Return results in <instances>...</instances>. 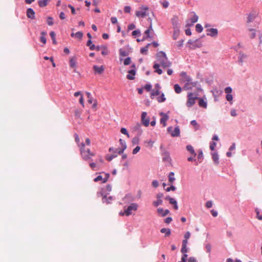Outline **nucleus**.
I'll return each mask as SVG.
<instances>
[{
    "label": "nucleus",
    "mask_w": 262,
    "mask_h": 262,
    "mask_svg": "<svg viewBox=\"0 0 262 262\" xmlns=\"http://www.w3.org/2000/svg\"><path fill=\"white\" fill-rule=\"evenodd\" d=\"M255 17L256 15L252 13L249 14L247 18V23L249 24L252 22L255 19Z\"/></svg>",
    "instance_id": "35"
},
{
    "label": "nucleus",
    "mask_w": 262,
    "mask_h": 262,
    "mask_svg": "<svg viewBox=\"0 0 262 262\" xmlns=\"http://www.w3.org/2000/svg\"><path fill=\"white\" fill-rule=\"evenodd\" d=\"M187 150L190 152V153L193 155L194 157L196 155L193 147L191 145H188L186 146Z\"/></svg>",
    "instance_id": "34"
},
{
    "label": "nucleus",
    "mask_w": 262,
    "mask_h": 262,
    "mask_svg": "<svg viewBox=\"0 0 262 262\" xmlns=\"http://www.w3.org/2000/svg\"><path fill=\"white\" fill-rule=\"evenodd\" d=\"M255 211L256 213V218L260 220V221H261L262 220V212L261 211V210L256 208L255 209Z\"/></svg>",
    "instance_id": "33"
},
{
    "label": "nucleus",
    "mask_w": 262,
    "mask_h": 262,
    "mask_svg": "<svg viewBox=\"0 0 262 262\" xmlns=\"http://www.w3.org/2000/svg\"><path fill=\"white\" fill-rule=\"evenodd\" d=\"M168 180H175L174 178V173L173 172H170L168 175Z\"/></svg>",
    "instance_id": "62"
},
{
    "label": "nucleus",
    "mask_w": 262,
    "mask_h": 262,
    "mask_svg": "<svg viewBox=\"0 0 262 262\" xmlns=\"http://www.w3.org/2000/svg\"><path fill=\"white\" fill-rule=\"evenodd\" d=\"M148 9L149 8L147 6H142L139 7V10L136 11V15L138 17L143 18L148 15V13L147 12Z\"/></svg>",
    "instance_id": "8"
},
{
    "label": "nucleus",
    "mask_w": 262,
    "mask_h": 262,
    "mask_svg": "<svg viewBox=\"0 0 262 262\" xmlns=\"http://www.w3.org/2000/svg\"><path fill=\"white\" fill-rule=\"evenodd\" d=\"M85 93H86V95L88 98V102L89 103H92L94 100H93V99L92 97L91 94L88 92H86Z\"/></svg>",
    "instance_id": "46"
},
{
    "label": "nucleus",
    "mask_w": 262,
    "mask_h": 262,
    "mask_svg": "<svg viewBox=\"0 0 262 262\" xmlns=\"http://www.w3.org/2000/svg\"><path fill=\"white\" fill-rule=\"evenodd\" d=\"M247 58V55L244 54L243 52H240L238 56V61L241 65H242L243 62L246 61Z\"/></svg>",
    "instance_id": "19"
},
{
    "label": "nucleus",
    "mask_w": 262,
    "mask_h": 262,
    "mask_svg": "<svg viewBox=\"0 0 262 262\" xmlns=\"http://www.w3.org/2000/svg\"><path fill=\"white\" fill-rule=\"evenodd\" d=\"M185 85L184 89L185 90H191L192 87H195L198 91H202L201 84L198 81H192L191 77H187V79L184 80Z\"/></svg>",
    "instance_id": "2"
},
{
    "label": "nucleus",
    "mask_w": 262,
    "mask_h": 262,
    "mask_svg": "<svg viewBox=\"0 0 262 262\" xmlns=\"http://www.w3.org/2000/svg\"><path fill=\"white\" fill-rule=\"evenodd\" d=\"M119 143H120V144L121 145L122 147H121V148L116 149L115 152H118L119 155H121L123 153L124 151L126 149L127 146H126L125 141L122 139H119Z\"/></svg>",
    "instance_id": "11"
},
{
    "label": "nucleus",
    "mask_w": 262,
    "mask_h": 262,
    "mask_svg": "<svg viewBox=\"0 0 262 262\" xmlns=\"http://www.w3.org/2000/svg\"><path fill=\"white\" fill-rule=\"evenodd\" d=\"M157 100L160 103L164 102L166 100L164 94L162 93L161 96L158 98Z\"/></svg>",
    "instance_id": "48"
},
{
    "label": "nucleus",
    "mask_w": 262,
    "mask_h": 262,
    "mask_svg": "<svg viewBox=\"0 0 262 262\" xmlns=\"http://www.w3.org/2000/svg\"><path fill=\"white\" fill-rule=\"evenodd\" d=\"M174 91L177 94H180L182 92V88L178 84L174 85Z\"/></svg>",
    "instance_id": "40"
},
{
    "label": "nucleus",
    "mask_w": 262,
    "mask_h": 262,
    "mask_svg": "<svg viewBox=\"0 0 262 262\" xmlns=\"http://www.w3.org/2000/svg\"><path fill=\"white\" fill-rule=\"evenodd\" d=\"M119 55L120 56H126L128 55V53L123 49H120L119 50Z\"/></svg>",
    "instance_id": "42"
},
{
    "label": "nucleus",
    "mask_w": 262,
    "mask_h": 262,
    "mask_svg": "<svg viewBox=\"0 0 262 262\" xmlns=\"http://www.w3.org/2000/svg\"><path fill=\"white\" fill-rule=\"evenodd\" d=\"M232 89L230 86L226 87L225 89V92L226 94H231Z\"/></svg>",
    "instance_id": "58"
},
{
    "label": "nucleus",
    "mask_w": 262,
    "mask_h": 262,
    "mask_svg": "<svg viewBox=\"0 0 262 262\" xmlns=\"http://www.w3.org/2000/svg\"><path fill=\"white\" fill-rule=\"evenodd\" d=\"M140 150V147L139 146H137L133 150V154L135 155L137 154L139 150Z\"/></svg>",
    "instance_id": "59"
},
{
    "label": "nucleus",
    "mask_w": 262,
    "mask_h": 262,
    "mask_svg": "<svg viewBox=\"0 0 262 262\" xmlns=\"http://www.w3.org/2000/svg\"><path fill=\"white\" fill-rule=\"evenodd\" d=\"M190 124L192 125V126H195V130H198L199 129V126L198 125V123L196 122V120H192L191 122H190Z\"/></svg>",
    "instance_id": "53"
},
{
    "label": "nucleus",
    "mask_w": 262,
    "mask_h": 262,
    "mask_svg": "<svg viewBox=\"0 0 262 262\" xmlns=\"http://www.w3.org/2000/svg\"><path fill=\"white\" fill-rule=\"evenodd\" d=\"M89 165L91 169L94 170H98L101 167L100 164L98 163L97 160H95V162L90 163Z\"/></svg>",
    "instance_id": "17"
},
{
    "label": "nucleus",
    "mask_w": 262,
    "mask_h": 262,
    "mask_svg": "<svg viewBox=\"0 0 262 262\" xmlns=\"http://www.w3.org/2000/svg\"><path fill=\"white\" fill-rule=\"evenodd\" d=\"M27 16L28 18L32 19L35 18V12L32 8H28L27 10Z\"/></svg>",
    "instance_id": "22"
},
{
    "label": "nucleus",
    "mask_w": 262,
    "mask_h": 262,
    "mask_svg": "<svg viewBox=\"0 0 262 262\" xmlns=\"http://www.w3.org/2000/svg\"><path fill=\"white\" fill-rule=\"evenodd\" d=\"M101 54L103 56H105L108 55V51L107 50V48L106 46H104L103 47V49H102Z\"/></svg>",
    "instance_id": "50"
},
{
    "label": "nucleus",
    "mask_w": 262,
    "mask_h": 262,
    "mask_svg": "<svg viewBox=\"0 0 262 262\" xmlns=\"http://www.w3.org/2000/svg\"><path fill=\"white\" fill-rule=\"evenodd\" d=\"M212 205H213V203H212V202L211 201H208L206 203V207L207 208H210L211 207H212Z\"/></svg>",
    "instance_id": "60"
},
{
    "label": "nucleus",
    "mask_w": 262,
    "mask_h": 262,
    "mask_svg": "<svg viewBox=\"0 0 262 262\" xmlns=\"http://www.w3.org/2000/svg\"><path fill=\"white\" fill-rule=\"evenodd\" d=\"M158 213L160 214L162 216H165L167 215L169 211L168 209L164 210L163 208H159L157 209Z\"/></svg>",
    "instance_id": "24"
},
{
    "label": "nucleus",
    "mask_w": 262,
    "mask_h": 262,
    "mask_svg": "<svg viewBox=\"0 0 262 262\" xmlns=\"http://www.w3.org/2000/svg\"><path fill=\"white\" fill-rule=\"evenodd\" d=\"M69 64H70V67L71 68H76V64H77L76 58L75 57H73L71 58V59H70Z\"/></svg>",
    "instance_id": "26"
},
{
    "label": "nucleus",
    "mask_w": 262,
    "mask_h": 262,
    "mask_svg": "<svg viewBox=\"0 0 262 262\" xmlns=\"http://www.w3.org/2000/svg\"><path fill=\"white\" fill-rule=\"evenodd\" d=\"M163 186L164 187V189L166 190L167 191H169L170 190H174L176 189V188L174 186L171 185L170 187H166V184L165 183H163Z\"/></svg>",
    "instance_id": "39"
},
{
    "label": "nucleus",
    "mask_w": 262,
    "mask_h": 262,
    "mask_svg": "<svg viewBox=\"0 0 262 262\" xmlns=\"http://www.w3.org/2000/svg\"><path fill=\"white\" fill-rule=\"evenodd\" d=\"M180 76H181V77H183V78H184V80H183V81H184V80H186V79H187V77H190L189 76H188V75H187V73H186V72H181V74H180Z\"/></svg>",
    "instance_id": "61"
},
{
    "label": "nucleus",
    "mask_w": 262,
    "mask_h": 262,
    "mask_svg": "<svg viewBox=\"0 0 262 262\" xmlns=\"http://www.w3.org/2000/svg\"><path fill=\"white\" fill-rule=\"evenodd\" d=\"M162 160L164 162L170 164L171 160L170 157L169 153L168 151H164L162 153Z\"/></svg>",
    "instance_id": "14"
},
{
    "label": "nucleus",
    "mask_w": 262,
    "mask_h": 262,
    "mask_svg": "<svg viewBox=\"0 0 262 262\" xmlns=\"http://www.w3.org/2000/svg\"><path fill=\"white\" fill-rule=\"evenodd\" d=\"M211 92L213 94V96L214 97H216L219 96V95H220L222 93L221 91H220L216 88L213 89V90L211 91Z\"/></svg>",
    "instance_id": "38"
},
{
    "label": "nucleus",
    "mask_w": 262,
    "mask_h": 262,
    "mask_svg": "<svg viewBox=\"0 0 262 262\" xmlns=\"http://www.w3.org/2000/svg\"><path fill=\"white\" fill-rule=\"evenodd\" d=\"M50 37L53 41V43L54 45L57 44V42L55 38V33L54 32L52 31L50 33Z\"/></svg>",
    "instance_id": "43"
},
{
    "label": "nucleus",
    "mask_w": 262,
    "mask_h": 262,
    "mask_svg": "<svg viewBox=\"0 0 262 262\" xmlns=\"http://www.w3.org/2000/svg\"><path fill=\"white\" fill-rule=\"evenodd\" d=\"M86 46L89 47L90 49L92 51L95 50V46L92 43V41L91 39L88 40Z\"/></svg>",
    "instance_id": "36"
},
{
    "label": "nucleus",
    "mask_w": 262,
    "mask_h": 262,
    "mask_svg": "<svg viewBox=\"0 0 262 262\" xmlns=\"http://www.w3.org/2000/svg\"><path fill=\"white\" fill-rule=\"evenodd\" d=\"M203 153L202 150H199V154L198 155V161L196 162V165L198 164V163H201L203 160Z\"/></svg>",
    "instance_id": "29"
},
{
    "label": "nucleus",
    "mask_w": 262,
    "mask_h": 262,
    "mask_svg": "<svg viewBox=\"0 0 262 262\" xmlns=\"http://www.w3.org/2000/svg\"><path fill=\"white\" fill-rule=\"evenodd\" d=\"M187 262H198L196 258L193 257H190L187 259Z\"/></svg>",
    "instance_id": "64"
},
{
    "label": "nucleus",
    "mask_w": 262,
    "mask_h": 262,
    "mask_svg": "<svg viewBox=\"0 0 262 262\" xmlns=\"http://www.w3.org/2000/svg\"><path fill=\"white\" fill-rule=\"evenodd\" d=\"M160 232L162 233H165V236H168L171 234V230L170 229L168 228H162L160 230Z\"/></svg>",
    "instance_id": "32"
},
{
    "label": "nucleus",
    "mask_w": 262,
    "mask_h": 262,
    "mask_svg": "<svg viewBox=\"0 0 262 262\" xmlns=\"http://www.w3.org/2000/svg\"><path fill=\"white\" fill-rule=\"evenodd\" d=\"M120 132H121V133L122 134H124V135H126V136H127V137L128 138H129V134H128V132H127V129H126L125 128H124V127H122V128H121V129H120Z\"/></svg>",
    "instance_id": "52"
},
{
    "label": "nucleus",
    "mask_w": 262,
    "mask_h": 262,
    "mask_svg": "<svg viewBox=\"0 0 262 262\" xmlns=\"http://www.w3.org/2000/svg\"><path fill=\"white\" fill-rule=\"evenodd\" d=\"M212 159L215 164H219V155L217 152H214L212 153Z\"/></svg>",
    "instance_id": "30"
},
{
    "label": "nucleus",
    "mask_w": 262,
    "mask_h": 262,
    "mask_svg": "<svg viewBox=\"0 0 262 262\" xmlns=\"http://www.w3.org/2000/svg\"><path fill=\"white\" fill-rule=\"evenodd\" d=\"M110 174L108 173L101 172L93 180H107L109 178Z\"/></svg>",
    "instance_id": "13"
},
{
    "label": "nucleus",
    "mask_w": 262,
    "mask_h": 262,
    "mask_svg": "<svg viewBox=\"0 0 262 262\" xmlns=\"http://www.w3.org/2000/svg\"><path fill=\"white\" fill-rule=\"evenodd\" d=\"M128 74L127 75L126 78L129 80H134L135 79V75L136 73V70L131 69L128 71Z\"/></svg>",
    "instance_id": "20"
},
{
    "label": "nucleus",
    "mask_w": 262,
    "mask_h": 262,
    "mask_svg": "<svg viewBox=\"0 0 262 262\" xmlns=\"http://www.w3.org/2000/svg\"><path fill=\"white\" fill-rule=\"evenodd\" d=\"M163 203V201L162 200L157 199V201H154L152 204L155 207H158V206L162 205Z\"/></svg>",
    "instance_id": "47"
},
{
    "label": "nucleus",
    "mask_w": 262,
    "mask_h": 262,
    "mask_svg": "<svg viewBox=\"0 0 262 262\" xmlns=\"http://www.w3.org/2000/svg\"><path fill=\"white\" fill-rule=\"evenodd\" d=\"M188 239H184L182 241V247L181 250L182 253H185L188 252V248H187V245L188 243Z\"/></svg>",
    "instance_id": "23"
},
{
    "label": "nucleus",
    "mask_w": 262,
    "mask_h": 262,
    "mask_svg": "<svg viewBox=\"0 0 262 262\" xmlns=\"http://www.w3.org/2000/svg\"><path fill=\"white\" fill-rule=\"evenodd\" d=\"M141 35V32L139 30H136L135 31H133L132 32V35L136 37V36H139Z\"/></svg>",
    "instance_id": "54"
},
{
    "label": "nucleus",
    "mask_w": 262,
    "mask_h": 262,
    "mask_svg": "<svg viewBox=\"0 0 262 262\" xmlns=\"http://www.w3.org/2000/svg\"><path fill=\"white\" fill-rule=\"evenodd\" d=\"M199 105L200 107L206 108L207 106V102L203 98H199Z\"/></svg>",
    "instance_id": "31"
},
{
    "label": "nucleus",
    "mask_w": 262,
    "mask_h": 262,
    "mask_svg": "<svg viewBox=\"0 0 262 262\" xmlns=\"http://www.w3.org/2000/svg\"><path fill=\"white\" fill-rule=\"evenodd\" d=\"M149 118L147 117V113L143 112L141 114V122L142 124L146 127L148 126L149 124Z\"/></svg>",
    "instance_id": "12"
},
{
    "label": "nucleus",
    "mask_w": 262,
    "mask_h": 262,
    "mask_svg": "<svg viewBox=\"0 0 262 262\" xmlns=\"http://www.w3.org/2000/svg\"><path fill=\"white\" fill-rule=\"evenodd\" d=\"M138 205L137 203H131L128 206L124 207V210L119 212L120 215H125L128 216L133 214V211H136L138 208Z\"/></svg>",
    "instance_id": "3"
},
{
    "label": "nucleus",
    "mask_w": 262,
    "mask_h": 262,
    "mask_svg": "<svg viewBox=\"0 0 262 262\" xmlns=\"http://www.w3.org/2000/svg\"><path fill=\"white\" fill-rule=\"evenodd\" d=\"M216 146V143L214 141H212L210 143L209 148L211 150L213 151L215 149Z\"/></svg>",
    "instance_id": "51"
},
{
    "label": "nucleus",
    "mask_w": 262,
    "mask_h": 262,
    "mask_svg": "<svg viewBox=\"0 0 262 262\" xmlns=\"http://www.w3.org/2000/svg\"><path fill=\"white\" fill-rule=\"evenodd\" d=\"M148 20L150 22V25L148 29L144 32V35L143 36L142 40L147 39V38H154V30L152 27V22L150 18H148Z\"/></svg>",
    "instance_id": "6"
},
{
    "label": "nucleus",
    "mask_w": 262,
    "mask_h": 262,
    "mask_svg": "<svg viewBox=\"0 0 262 262\" xmlns=\"http://www.w3.org/2000/svg\"><path fill=\"white\" fill-rule=\"evenodd\" d=\"M150 45V43H148L145 47L142 48L140 50V52L143 54H147L148 47Z\"/></svg>",
    "instance_id": "37"
},
{
    "label": "nucleus",
    "mask_w": 262,
    "mask_h": 262,
    "mask_svg": "<svg viewBox=\"0 0 262 262\" xmlns=\"http://www.w3.org/2000/svg\"><path fill=\"white\" fill-rule=\"evenodd\" d=\"M226 99L231 104H232L233 96L231 94H226Z\"/></svg>",
    "instance_id": "45"
},
{
    "label": "nucleus",
    "mask_w": 262,
    "mask_h": 262,
    "mask_svg": "<svg viewBox=\"0 0 262 262\" xmlns=\"http://www.w3.org/2000/svg\"><path fill=\"white\" fill-rule=\"evenodd\" d=\"M172 126L167 128V131L171 134L172 137H178L180 136V131L179 126L176 127L173 130Z\"/></svg>",
    "instance_id": "10"
},
{
    "label": "nucleus",
    "mask_w": 262,
    "mask_h": 262,
    "mask_svg": "<svg viewBox=\"0 0 262 262\" xmlns=\"http://www.w3.org/2000/svg\"><path fill=\"white\" fill-rule=\"evenodd\" d=\"M188 43L191 44L193 48H200L202 46V42L200 40H199V39H197L193 41L189 40Z\"/></svg>",
    "instance_id": "18"
},
{
    "label": "nucleus",
    "mask_w": 262,
    "mask_h": 262,
    "mask_svg": "<svg viewBox=\"0 0 262 262\" xmlns=\"http://www.w3.org/2000/svg\"><path fill=\"white\" fill-rule=\"evenodd\" d=\"M40 40L43 44H45L47 41V39L46 38V35H47V32L45 31H42L40 33Z\"/></svg>",
    "instance_id": "28"
},
{
    "label": "nucleus",
    "mask_w": 262,
    "mask_h": 262,
    "mask_svg": "<svg viewBox=\"0 0 262 262\" xmlns=\"http://www.w3.org/2000/svg\"><path fill=\"white\" fill-rule=\"evenodd\" d=\"M51 0H39L38 4L40 7L43 8L47 6Z\"/></svg>",
    "instance_id": "25"
},
{
    "label": "nucleus",
    "mask_w": 262,
    "mask_h": 262,
    "mask_svg": "<svg viewBox=\"0 0 262 262\" xmlns=\"http://www.w3.org/2000/svg\"><path fill=\"white\" fill-rule=\"evenodd\" d=\"M131 62V58L129 57H127L124 60V64L125 66L129 65Z\"/></svg>",
    "instance_id": "57"
},
{
    "label": "nucleus",
    "mask_w": 262,
    "mask_h": 262,
    "mask_svg": "<svg viewBox=\"0 0 262 262\" xmlns=\"http://www.w3.org/2000/svg\"><path fill=\"white\" fill-rule=\"evenodd\" d=\"M160 115L162 117L160 119V123L162 124L163 126H165L166 125V122L169 119V116L163 112H161Z\"/></svg>",
    "instance_id": "16"
},
{
    "label": "nucleus",
    "mask_w": 262,
    "mask_h": 262,
    "mask_svg": "<svg viewBox=\"0 0 262 262\" xmlns=\"http://www.w3.org/2000/svg\"><path fill=\"white\" fill-rule=\"evenodd\" d=\"M166 199L168 200H169V203L171 204H172L174 205V208L175 209H178V204H177V201L173 199V198H170V197H168L166 198Z\"/></svg>",
    "instance_id": "27"
},
{
    "label": "nucleus",
    "mask_w": 262,
    "mask_h": 262,
    "mask_svg": "<svg viewBox=\"0 0 262 262\" xmlns=\"http://www.w3.org/2000/svg\"><path fill=\"white\" fill-rule=\"evenodd\" d=\"M112 190V187L110 185H107L105 186H103L101 188V191L98 193V194H100L103 196L102 202L105 203L106 204H110L112 202L113 200L112 196H109L108 198H106V195L111 192Z\"/></svg>",
    "instance_id": "1"
},
{
    "label": "nucleus",
    "mask_w": 262,
    "mask_h": 262,
    "mask_svg": "<svg viewBox=\"0 0 262 262\" xmlns=\"http://www.w3.org/2000/svg\"><path fill=\"white\" fill-rule=\"evenodd\" d=\"M203 28L201 24H198L196 25L195 30L197 32L201 33L203 31Z\"/></svg>",
    "instance_id": "44"
},
{
    "label": "nucleus",
    "mask_w": 262,
    "mask_h": 262,
    "mask_svg": "<svg viewBox=\"0 0 262 262\" xmlns=\"http://www.w3.org/2000/svg\"><path fill=\"white\" fill-rule=\"evenodd\" d=\"M192 93H189L187 95L188 100L186 105L188 107H191L195 102V100L198 99L196 96H194Z\"/></svg>",
    "instance_id": "9"
},
{
    "label": "nucleus",
    "mask_w": 262,
    "mask_h": 262,
    "mask_svg": "<svg viewBox=\"0 0 262 262\" xmlns=\"http://www.w3.org/2000/svg\"><path fill=\"white\" fill-rule=\"evenodd\" d=\"M47 23L49 26H52L54 24L53 18L50 16L48 17L47 19Z\"/></svg>",
    "instance_id": "49"
},
{
    "label": "nucleus",
    "mask_w": 262,
    "mask_h": 262,
    "mask_svg": "<svg viewBox=\"0 0 262 262\" xmlns=\"http://www.w3.org/2000/svg\"><path fill=\"white\" fill-rule=\"evenodd\" d=\"M190 235H191L190 232L189 231H187L184 235V239H188V238H190Z\"/></svg>",
    "instance_id": "63"
},
{
    "label": "nucleus",
    "mask_w": 262,
    "mask_h": 262,
    "mask_svg": "<svg viewBox=\"0 0 262 262\" xmlns=\"http://www.w3.org/2000/svg\"><path fill=\"white\" fill-rule=\"evenodd\" d=\"M93 70L95 73L101 74L104 71V68L103 66L99 67L98 66L95 65L93 66Z\"/></svg>",
    "instance_id": "21"
},
{
    "label": "nucleus",
    "mask_w": 262,
    "mask_h": 262,
    "mask_svg": "<svg viewBox=\"0 0 262 262\" xmlns=\"http://www.w3.org/2000/svg\"><path fill=\"white\" fill-rule=\"evenodd\" d=\"M75 36L79 39H81L83 36V33L81 31H78L75 34Z\"/></svg>",
    "instance_id": "56"
},
{
    "label": "nucleus",
    "mask_w": 262,
    "mask_h": 262,
    "mask_svg": "<svg viewBox=\"0 0 262 262\" xmlns=\"http://www.w3.org/2000/svg\"><path fill=\"white\" fill-rule=\"evenodd\" d=\"M117 156V155H108L106 157V159L108 161H112L114 158L116 157Z\"/></svg>",
    "instance_id": "55"
},
{
    "label": "nucleus",
    "mask_w": 262,
    "mask_h": 262,
    "mask_svg": "<svg viewBox=\"0 0 262 262\" xmlns=\"http://www.w3.org/2000/svg\"><path fill=\"white\" fill-rule=\"evenodd\" d=\"M199 19L198 16L194 12H191L189 14V18L186 20V27H191L193 25L194 23L198 21Z\"/></svg>",
    "instance_id": "7"
},
{
    "label": "nucleus",
    "mask_w": 262,
    "mask_h": 262,
    "mask_svg": "<svg viewBox=\"0 0 262 262\" xmlns=\"http://www.w3.org/2000/svg\"><path fill=\"white\" fill-rule=\"evenodd\" d=\"M81 145L80 152L82 159L85 161L91 160L92 157L95 156V154L91 152L90 149H85V144L83 143H81Z\"/></svg>",
    "instance_id": "4"
},
{
    "label": "nucleus",
    "mask_w": 262,
    "mask_h": 262,
    "mask_svg": "<svg viewBox=\"0 0 262 262\" xmlns=\"http://www.w3.org/2000/svg\"><path fill=\"white\" fill-rule=\"evenodd\" d=\"M158 56L159 57L160 63L163 68H167L171 66V62L168 60L165 52L161 51L158 54Z\"/></svg>",
    "instance_id": "5"
},
{
    "label": "nucleus",
    "mask_w": 262,
    "mask_h": 262,
    "mask_svg": "<svg viewBox=\"0 0 262 262\" xmlns=\"http://www.w3.org/2000/svg\"><path fill=\"white\" fill-rule=\"evenodd\" d=\"M249 31L251 33L249 34L250 38L253 39L256 36V30L252 28L249 29Z\"/></svg>",
    "instance_id": "41"
},
{
    "label": "nucleus",
    "mask_w": 262,
    "mask_h": 262,
    "mask_svg": "<svg viewBox=\"0 0 262 262\" xmlns=\"http://www.w3.org/2000/svg\"><path fill=\"white\" fill-rule=\"evenodd\" d=\"M208 33L207 35L212 37H216L218 35V30L217 29L211 28L208 29L207 30Z\"/></svg>",
    "instance_id": "15"
}]
</instances>
